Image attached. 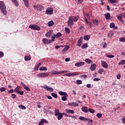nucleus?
<instances>
[{
    "instance_id": "obj_1",
    "label": "nucleus",
    "mask_w": 125,
    "mask_h": 125,
    "mask_svg": "<svg viewBox=\"0 0 125 125\" xmlns=\"http://www.w3.org/2000/svg\"><path fill=\"white\" fill-rule=\"evenodd\" d=\"M0 9L3 14H6V7L2 1H0Z\"/></svg>"
},
{
    "instance_id": "obj_2",
    "label": "nucleus",
    "mask_w": 125,
    "mask_h": 125,
    "mask_svg": "<svg viewBox=\"0 0 125 125\" xmlns=\"http://www.w3.org/2000/svg\"><path fill=\"white\" fill-rule=\"evenodd\" d=\"M29 28L35 31H41V27L36 24H30Z\"/></svg>"
},
{
    "instance_id": "obj_3",
    "label": "nucleus",
    "mask_w": 125,
    "mask_h": 125,
    "mask_svg": "<svg viewBox=\"0 0 125 125\" xmlns=\"http://www.w3.org/2000/svg\"><path fill=\"white\" fill-rule=\"evenodd\" d=\"M46 14L47 15H52V14H53V8L52 7H48L46 9Z\"/></svg>"
},
{
    "instance_id": "obj_4",
    "label": "nucleus",
    "mask_w": 125,
    "mask_h": 125,
    "mask_svg": "<svg viewBox=\"0 0 125 125\" xmlns=\"http://www.w3.org/2000/svg\"><path fill=\"white\" fill-rule=\"evenodd\" d=\"M49 76V73H42L37 74L38 78H46Z\"/></svg>"
},
{
    "instance_id": "obj_5",
    "label": "nucleus",
    "mask_w": 125,
    "mask_h": 125,
    "mask_svg": "<svg viewBox=\"0 0 125 125\" xmlns=\"http://www.w3.org/2000/svg\"><path fill=\"white\" fill-rule=\"evenodd\" d=\"M68 70H62L60 71H57L55 72H52V75H58V74H66V73H69Z\"/></svg>"
},
{
    "instance_id": "obj_6",
    "label": "nucleus",
    "mask_w": 125,
    "mask_h": 125,
    "mask_svg": "<svg viewBox=\"0 0 125 125\" xmlns=\"http://www.w3.org/2000/svg\"><path fill=\"white\" fill-rule=\"evenodd\" d=\"M34 7V8H37V10H39V11H42L43 9V7L40 4L35 5Z\"/></svg>"
},
{
    "instance_id": "obj_7",
    "label": "nucleus",
    "mask_w": 125,
    "mask_h": 125,
    "mask_svg": "<svg viewBox=\"0 0 125 125\" xmlns=\"http://www.w3.org/2000/svg\"><path fill=\"white\" fill-rule=\"evenodd\" d=\"M79 75V73L78 72H73L72 73H67L64 75L66 77H74V76H78Z\"/></svg>"
},
{
    "instance_id": "obj_8",
    "label": "nucleus",
    "mask_w": 125,
    "mask_h": 125,
    "mask_svg": "<svg viewBox=\"0 0 125 125\" xmlns=\"http://www.w3.org/2000/svg\"><path fill=\"white\" fill-rule=\"evenodd\" d=\"M42 42L44 44H49V43H51V41L46 38H43Z\"/></svg>"
},
{
    "instance_id": "obj_9",
    "label": "nucleus",
    "mask_w": 125,
    "mask_h": 125,
    "mask_svg": "<svg viewBox=\"0 0 125 125\" xmlns=\"http://www.w3.org/2000/svg\"><path fill=\"white\" fill-rule=\"evenodd\" d=\"M52 34H53V30H50L45 34V37H46L47 38H50V37H51V36H52Z\"/></svg>"
},
{
    "instance_id": "obj_10",
    "label": "nucleus",
    "mask_w": 125,
    "mask_h": 125,
    "mask_svg": "<svg viewBox=\"0 0 125 125\" xmlns=\"http://www.w3.org/2000/svg\"><path fill=\"white\" fill-rule=\"evenodd\" d=\"M43 88H44V89H46V90H48L50 92H53L54 91V89H53L52 88L47 86V85H45V86H43Z\"/></svg>"
},
{
    "instance_id": "obj_11",
    "label": "nucleus",
    "mask_w": 125,
    "mask_h": 125,
    "mask_svg": "<svg viewBox=\"0 0 125 125\" xmlns=\"http://www.w3.org/2000/svg\"><path fill=\"white\" fill-rule=\"evenodd\" d=\"M43 88H44V89H46V90H48L50 92H53L54 91V89H53L52 88L47 86V85H45V86H43Z\"/></svg>"
},
{
    "instance_id": "obj_12",
    "label": "nucleus",
    "mask_w": 125,
    "mask_h": 125,
    "mask_svg": "<svg viewBox=\"0 0 125 125\" xmlns=\"http://www.w3.org/2000/svg\"><path fill=\"white\" fill-rule=\"evenodd\" d=\"M69 18L73 21V22H77L78 20H79V19L78 17L76 16H71V17H69Z\"/></svg>"
},
{
    "instance_id": "obj_13",
    "label": "nucleus",
    "mask_w": 125,
    "mask_h": 125,
    "mask_svg": "<svg viewBox=\"0 0 125 125\" xmlns=\"http://www.w3.org/2000/svg\"><path fill=\"white\" fill-rule=\"evenodd\" d=\"M67 25L68 26H69V27H72V26L74 25V21L69 18H68V20L67 21Z\"/></svg>"
},
{
    "instance_id": "obj_14",
    "label": "nucleus",
    "mask_w": 125,
    "mask_h": 125,
    "mask_svg": "<svg viewBox=\"0 0 125 125\" xmlns=\"http://www.w3.org/2000/svg\"><path fill=\"white\" fill-rule=\"evenodd\" d=\"M83 65H84V62H81L75 64L76 67H82V66H83Z\"/></svg>"
},
{
    "instance_id": "obj_15",
    "label": "nucleus",
    "mask_w": 125,
    "mask_h": 125,
    "mask_svg": "<svg viewBox=\"0 0 125 125\" xmlns=\"http://www.w3.org/2000/svg\"><path fill=\"white\" fill-rule=\"evenodd\" d=\"M83 37H81L79 40L78 42H77V45L78 46H81L82 45V43H83Z\"/></svg>"
},
{
    "instance_id": "obj_16",
    "label": "nucleus",
    "mask_w": 125,
    "mask_h": 125,
    "mask_svg": "<svg viewBox=\"0 0 125 125\" xmlns=\"http://www.w3.org/2000/svg\"><path fill=\"white\" fill-rule=\"evenodd\" d=\"M69 48H70V46H66L62 50V53L64 54L65 52H66V51H68V50H69Z\"/></svg>"
},
{
    "instance_id": "obj_17",
    "label": "nucleus",
    "mask_w": 125,
    "mask_h": 125,
    "mask_svg": "<svg viewBox=\"0 0 125 125\" xmlns=\"http://www.w3.org/2000/svg\"><path fill=\"white\" fill-rule=\"evenodd\" d=\"M91 71H95L96 69V64L94 63L90 67Z\"/></svg>"
},
{
    "instance_id": "obj_18",
    "label": "nucleus",
    "mask_w": 125,
    "mask_h": 125,
    "mask_svg": "<svg viewBox=\"0 0 125 125\" xmlns=\"http://www.w3.org/2000/svg\"><path fill=\"white\" fill-rule=\"evenodd\" d=\"M83 112H84V113H88V108H87V106H84L81 108Z\"/></svg>"
},
{
    "instance_id": "obj_19",
    "label": "nucleus",
    "mask_w": 125,
    "mask_h": 125,
    "mask_svg": "<svg viewBox=\"0 0 125 125\" xmlns=\"http://www.w3.org/2000/svg\"><path fill=\"white\" fill-rule=\"evenodd\" d=\"M69 106H73V107H78L79 106V104L77 103H70L68 104Z\"/></svg>"
},
{
    "instance_id": "obj_20",
    "label": "nucleus",
    "mask_w": 125,
    "mask_h": 125,
    "mask_svg": "<svg viewBox=\"0 0 125 125\" xmlns=\"http://www.w3.org/2000/svg\"><path fill=\"white\" fill-rule=\"evenodd\" d=\"M102 66H103L104 68H105V69L108 68V63L104 61L102 63Z\"/></svg>"
},
{
    "instance_id": "obj_21",
    "label": "nucleus",
    "mask_w": 125,
    "mask_h": 125,
    "mask_svg": "<svg viewBox=\"0 0 125 125\" xmlns=\"http://www.w3.org/2000/svg\"><path fill=\"white\" fill-rule=\"evenodd\" d=\"M59 93L60 95H61L62 96H68V94L65 92H62V91H60L59 92Z\"/></svg>"
},
{
    "instance_id": "obj_22",
    "label": "nucleus",
    "mask_w": 125,
    "mask_h": 125,
    "mask_svg": "<svg viewBox=\"0 0 125 125\" xmlns=\"http://www.w3.org/2000/svg\"><path fill=\"white\" fill-rule=\"evenodd\" d=\"M104 16H105V18L106 20H109L111 17V14H110V13H107L106 14H105Z\"/></svg>"
},
{
    "instance_id": "obj_23",
    "label": "nucleus",
    "mask_w": 125,
    "mask_h": 125,
    "mask_svg": "<svg viewBox=\"0 0 125 125\" xmlns=\"http://www.w3.org/2000/svg\"><path fill=\"white\" fill-rule=\"evenodd\" d=\"M113 36H114V32L112 31H110L108 33L107 37H108V38H112Z\"/></svg>"
},
{
    "instance_id": "obj_24",
    "label": "nucleus",
    "mask_w": 125,
    "mask_h": 125,
    "mask_svg": "<svg viewBox=\"0 0 125 125\" xmlns=\"http://www.w3.org/2000/svg\"><path fill=\"white\" fill-rule=\"evenodd\" d=\"M65 111L67 113V114H74L75 113V111H74V110H71V109H66Z\"/></svg>"
},
{
    "instance_id": "obj_25",
    "label": "nucleus",
    "mask_w": 125,
    "mask_h": 125,
    "mask_svg": "<svg viewBox=\"0 0 125 125\" xmlns=\"http://www.w3.org/2000/svg\"><path fill=\"white\" fill-rule=\"evenodd\" d=\"M79 119L81 121H88V118H86L83 116H80V117H79Z\"/></svg>"
},
{
    "instance_id": "obj_26",
    "label": "nucleus",
    "mask_w": 125,
    "mask_h": 125,
    "mask_svg": "<svg viewBox=\"0 0 125 125\" xmlns=\"http://www.w3.org/2000/svg\"><path fill=\"white\" fill-rule=\"evenodd\" d=\"M41 65H42V63L41 62H39L35 67L34 70H35V71H38L39 70V68H40V67H41Z\"/></svg>"
},
{
    "instance_id": "obj_27",
    "label": "nucleus",
    "mask_w": 125,
    "mask_h": 125,
    "mask_svg": "<svg viewBox=\"0 0 125 125\" xmlns=\"http://www.w3.org/2000/svg\"><path fill=\"white\" fill-rule=\"evenodd\" d=\"M83 40L85 41H88L89 39H90V35H86V36H84L83 38Z\"/></svg>"
},
{
    "instance_id": "obj_28",
    "label": "nucleus",
    "mask_w": 125,
    "mask_h": 125,
    "mask_svg": "<svg viewBox=\"0 0 125 125\" xmlns=\"http://www.w3.org/2000/svg\"><path fill=\"white\" fill-rule=\"evenodd\" d=\"M40 71H47V68L45 66H41L39 69Z\"/></svg>"
},
{
    "instance_id": "obj_29",
    "label": "nucleus",
    "mask_w": 125,
    "mask_h": 125,
    "mask_svg": "<svg viewBox=\"0 0 125 125\" xmlns=\"http://www.w3.org/2000/svg\"><path fill=\"white\" fill-rule=\"evenodd\" d=\"M23 1L24 2V4L26 7H28L29 6V0H23Z\"/></svg>"
},
{
    "instance_id": "obj_30",
    "label": "nucleus",
    "mask_w": 125,
    "mask_h": 125,
    "mask_svg": "<svg viewBox=\"0 0 125 125\" xmlns=\"http://www.w3.org/2000/svg\"><path fill=\"white\" fill-rule=\"evenodd\" d=\"M81 47L83 49L87 48V47H88V44H87V43H83V45L81 46Z\"/></svg>"
},
{
    "instance_id": "obj_31",
    "label": "nucleus",
    "mask_w": 125,
    "mask_h": 125,
    "mask_svg": "<svg viewBox=\"0 0 125 125\" xmlns=\"http://www.w3.org/2000/svg\"><path fill=\"white\" fill-rule=\"evenodd\" d=\"M122 16H118L117 17V19L118 20H119V21H120V22H122V23H124V22H125V21H124V20H123V17H122Z\"/></svg>"
},
{
    "instance_id": "obj_32",
    "label": "nucleus",
    "mask_w": 125,
    "mask_h": 125,
    "mask_svg": "<svg viewBox=\"0 0 125 125\" xmlns=\"http://www.w3.org/2000/svg\"><path fill=\"white\" fill-rule=\"evenodd\" d=\"M54 24V22H53V21H51L47 23L48 26H49V27H51L52 26H53Z\"/></svg>"
},
{
    "instance_id": "obj_33",
    "label": "nucleus",
    "mask_w": 125,
    "mask_h": 125,
    "mask_svg": "<svg viewBox=\"0 0 125 125\" xmlns=\"http://www.w3.org/2000/svg\"><path fill=\"white\" fill-rule=\"evenodd\" d=\"M85 62H86V63H87V64H90V63H92V61H91L89 59H85Z\"/></svg>"
},
{
    "instance_id": "obj_34",
    "label": "nucleus",
    "mask_w": 125,
    "mask_h": 125,
    "mask_svg": "<svg viewBox=\"0 0 125 125\" xmlns=\"http://www.w3.org/2000/svg\"><path fill=\"white\" fill-rule=\"evenodd\" d=\"M62 118H63V115H62V113H60L58 115V120H59V121H60V120H61V119H62Z\"/></svg>"
},
{
    "instance_id": "obj_35",
    "label": "nucleus",
    "mask_w": 125,
    "mask_h": 125,
    "mask_svg": "<svg viewBox=\"0 0 125 125\" xmlns=\"http://www.w3.org/2000/svg\"><path fill=\"white\" fill-rule=\"evenodd\" d=\"M61 113L59 112V109L55 110V116H58V115Z\"/></svg>"
},
{
    "instance_id": "obj_36",
    "label": "nucleus",
    "mask_w": 125,
    "mask_h": 125,
    "mask_svg": "<svg viewBox=\"0 0 125 125\" xmlns=\"http://www.w3.org/2000/svg\"><path fill=\"white\" fill-rule=\"evenodd\" d=\"M31 58L29 56H25L24 57V60L25 61H30L31 60Z\"/></svg>"
},
{
    "instance_id": "obj_37",
    "label": "nucleus",
    "mask_w": 125,
    "mask_h": 125,
    "mask_svg": "<svg viewBox=\"0 0 125 125\" xmlns=\"http://www.w3.org/2000/svg\"><path fill=\"white\" fill-rule=\"evenodd\" d=\"M15 4L16 6H18L19 3L17 0H11Z\"/></svg>"
},
{
    "instance_id": "obj_38",
    "label": "nucleus",
    "mask_w": 125,
    "mask_h": 125,
    "mask_svg": "<svg viewBox=\"0 0 125 125\" xmlns=\"http://www.w3.org/2000/svg\"><path fill=\"white\" fill-rule=\"evenodd\" d=\"M108 2L109 3H117V0H108Z\"/></svg>"
},
{
    "instance_id": "obj_39",
    "label": "nucleus",
    "mask_w": 125,
    "mask_h": 125,
    "mask_svg": "<svg viewBox=\"0 0 125 125\" xmlns=\"http://www.w3.org/2000/svg\"><path fill=\"white\" fill-rule=\"evenodd\" d=\"M19 108H20V109H21L22 110H26V106L23 105H19Z\"/></svg>"
},
{
    "instance_id": "obj_40",
    "label": "nucleus",
    "mask_w": 125,
    "mask_h": 125,
    "mask_svg": "<svg viewBox=\"0 0 125 125\" xmlns=\"http://www.w3.org/2000/svg\"><path fill=\"white\" fill-rule=\"evenodd\" d=\"M93 24H94V25H96L99 24V23L98 22V20L96 19L93 21Z\"/></svg>"
},
{
    "instance_id": "obj_41",
    "label": "nucleus",
    "mask_w": 125,
    "mask_h": 125,
    "mask_svg": "<svg viewBox=\"0 0 125 125\" xmlns=\"http://www.w3.org/2000/svg\"><path fill=\"white\" fill-rule=\"evenodd\" d=\"M67 97H68V96H63V97H62V101H67Z\"/></svg>"
},
{
    "instance_id": "obj_42",
    "label": "nucleus",
    "mask_w": 125,
    "mask_h": 125,
    "mask_svg": "<svg viewBox=\"0 0 125 125\" xmlns=\"http://www.w3.org/2000/svg\"><path fill=\"white\" fill-rule=\"evenodd\" d=\"M56 38V35L54 34L53 36H52V39L50 40L51 41V42H54V40H55Z\"/></svg>"
},
{
    "instance_id": "obj_43",
    "label": "nucleus",
    "mask_w": 125,
    "mask_h": 125,
    "mask_svg": "<svg viewBox=\"0 0 125 125\" xmlns=\"http://www.w3.org/2000/svg\"><path fill=\"white\" fill-rule=\"evenodd\" d=\"M61 37H62V34L61 33H60V32L58 33L56 35V37L57 39L58 38H61Z\"/></svg>"
},
{
    "instance_id": "obj_44",
    "label": "nucleus",
    "mask_w": 125,
    "mask_h": 125,
    "mask_svg": "<svg viewBox=\"0 0 125 125\" xmlns=\"http://www.w3.org/2000/svg\"><path fill=\"white\" fill-rule=\"evenodd\" d=\"M65 32L66 33V34H70V29L68 27H65Z\"/></svg>"
},
{
    "instance_id": "obj_45",
    "label": "nucleus",
    "mask_w": 125,
    "mask_h": 125,
    "mask_svg": "<svg viewBox=\"0 0 125 125\" xmlns=\"http://www.w3.org/2000/svg\"><path fill=\"white\" fill-rule=\"evenodd\" d=\"M125 64V60H122L120 62H119V65H124Z\"/></svg>"
},
{
    "instance_id": "obj_46",
    "label": "nucleus",
    "mask_w": 125,
    "mask_h": 125,
    "mask_svg": "<svg viewBox=\"0 0 125 125\" xmlns=\"http://www.w3.org/2000/svg\"><path fill=\"white\" fill-rule=\"evenodd\" d=\"M96 117L98 118L99 119H100V118H102V114L99 113L96 114Z\"/></svg>"
},
{
    "instance_id": "obj_47",
    "label": "nucleus",
    "mask_w": 125,
    "mask_h": 125,
    "mask_svg": "<svg viewBox=\"0 0 125 125\" xmlns=\"http://www.w3.org/2000/svg\"><path fill=\"white\" fill-rule=\"evenodd\" d=\"M5 90H6V87H1L0 88V91H1V92H3V91H5Z\"/></svg>"
},
{
    "instance_id": "obj_48",
    "label": "nucleus",
    "mask_w": 125,
    "mask_h": 125,
    "mask_svg": "<svg viewBox=\"0 0 125 125\" xmlns=\"http://www.w3.org/2000/svg\"><path fill=\"white\" fill-rule=\"evenodd\" d=\"M51 95L53 97H54V98H57L58 97L57 94L54 93H52Z\"/></svg>"
},
{
    "instance_id": "obj_49",
    "label": "nucleus",
    "mask_w": 125,
    "mask_h": 125,
    "mask_svg": "<svg viewBox=\"0 0 125 125\" xmlns=\"http://www.w3.org/2000/svg\"><path fill=\"white\" fill-rule=\"evenodd\" d=\"M76 83H77V84H82V83H83V81H82V80H78L76 81Z\"/></svg>"
},
{
    "instance_id": "obj_50",
    "label": "nucleus",
    "mask_w": 125,
    "mask_h": 125,
    "mask_svg": "<svg viewBox=\"0 0 125 125\" xmlns=\"http://www.w3.org/2000/svg\"><path fill=\"white\" fill-rule=\"evenodd\" d=\"M4 56V53L3 52L0 51V58H2Z\"/></svg>"
},
{
    "instance_id": "obj_51",
    "label": "nucleus",
    "mask_w": 125,
    "mask_h": 125,
    "mask_svg": "<svg viewBox=\"0 0 125 125\" xmlns=\"http://www.w3.org/2000/svg\"><path fill=\"white\" fill-rule=\"evenodd\" d=\"M23 88H24V89H25V90H27V91H30V90H31L30 88L27 86V85H25Z\"/></svg>"
},
{
    "instance_id": "obj_52",
    "label": "nucleus",
    "mask_w": 125,
    "mask_h": 125,
    "mask_svg": "<svg viewBox=\"0 0 125 125\" xmlns=\"http://www.w3.org/2000/svg\"><path fill=\"white\" fill-rule=\"evenodd\" d=\"M106 57H107L108 58H114V57H115V56L112 55H107Z\"/></svg>"
},
{
    "instance_id": "obj_53",
    "label": "nucleus",
    "mask_w": 125,
    "mask_h": 125,
    "mask_svg": "<svg viewBox=\"0 0 125 125\" xmlns=\"http://www.w3.org/2000/svg\"><path fill=\"white\" fill-rule=\"evenodd\" d=\"M110 28H115V23L111 22L110 24Z\"/></svg>"
},
{
    "instance_id": "obj_54",
    "label": "nucleus",
    "mask_w": 125,
    "mask_h": 125,
    "mask_svg": "<svg viewBox=\"0 0 125 125\" xmlns=\"http://www.w3.org/2000/svg\"><path fill=\"white\" fill-rule=\"evenodd\" d=\"M105 71L103 69H99L98 73L101 74H102V73H104Z\"/></svg>"
},
{
    "instance_id": "obj_55",
    "label": "nucleus",
    "mask_w": 125,
    "mask_h": 125,
    "mask_svg": "<svg viewBox=\"0 0 125 125\" xmlns=\"http://www.w3.org/2000/svg\"><path fill=\"white\" fill-rule=\"evenodd\" d=\"M88 111L90 113H91V114H93V113H95L94 110L91 108H89Z\"/></svg>"
},
{
    "instance_id": "obj_56",
    "label": "nucleus",
    "mask_w": 125,
    "mask_h": 125,
    "mask_svg": "<svg viewBox=\"0 0 125 125\" xmlns=\"http://www.w3.org/2000/svg\"><path fill=\"white\" fill-rule=\"evenodd\" d=\"M120 42H125V37L121 38Z\"/></svg>"
},
{
    "instance_id": "obj_57",
    "label": "nucleus",
    "mask_w": 125,
    "mask_h": 125,
    "mask_svg": "<svg viewBox=\"0 0 125 125\" xmlns=\"http://www.w3.org/2000/svg\"><path fill=\"white\" fill-rule=\"evenodd\" d=\"M41 121H43V124H48V121L44 119H41Z\"/></svg>"
},
{
    "instance_id": "obj_58",
    "label": "nucleus",
    "mask_w": 125,
    "mask_h": 125,
    "mask_svg": "<svg viewBox=\"0 0 125 125\" xmlns=\"http://www.w3.org/2000/svg\"><path fill=\"white\" fill-rule=\"evenodd\" d=\"M14 91H15V92H19V87H17L15 89H14Z\"/></svg>"
},
{
    "instance_id": "obj_59",
    "label": "nucleus",
    "mask_w": 125,
    "mask_h": 125,
    "mask_svg": "<svg viewBox=\"0 0 125 125\" xmlns=\"http://www.w3.org/2000/svg\"><path fill=\"white\" fill-rule=\"evenodd\" d=\"M64 47V46H63V45H60V46L57 45V46H56L55 48H56V49H58V48H60V47Z\"/></svg>"
},
{
    "instance_id": "obj_60",
    "label": "nucleus",
    "mask_w": 125,
    "mask_h": 125,
    "mask_svg": "<svg viewBox=\"0 0 125 125\" xmlns=\"http://www.w3.org/2000/svg\"><path fill=\"white\" fill-rule=\"evenodd\" d=\"M122 76H121V74H118L117 75V79H118V80H121V78Z\"/></svg>"
},
{
    "instance_id": "obj_61",
    "label": "nucleus",
    "mask_w": 125,
    "mask_h": 125,
    "mask_svg": "<svg viewBox=\"0 0 125 125\" xmlns=\"http://www.w3.org/2000/svg\"><path fill=\"white\" fill-rule=\"evenodd\" d=\"M18 93H19V94H20V95H23V94H24V91H19L18 92Z\"/></svg>"
},
{
    "instance_id": "obj_62",
    "label": "nucleus",
    "mask_w": 125,
    "mask_h": 125,
    "mask_svg": "<svg viewBox=\"0 0 125 125\" xmlns=\"http://www.w3.org/2000/svg\"><path fill=\"white\" fill-rule=\"evenodd\" d=\"M94 82H98L99 81H100V79L99 78H94L93 79Z\"/></svg>"
},
{
    "instance_id": "obj_63",
    "label": "nucleus",
    "mask_w": 125,
    "mask_h": 125,
    "mask_svg": "<svg viewBox=\"0 0 125 125\" xmlns=\"http://www.w3.org/2000/svg\"><path fill=\"white\" fill-rule=\"evenodd\" d=\"M123 124H125V116L122 118Z\"/></svg>"
},
{
    "instance_id": "obj_64",
    "label": "nucleus",
    "mask_w": 125,
    "mask_h": 125,
    "mask_svg": "<svg viewBox=\"0 0 125 125\" xmlns=\"http://www.w3.org/2000/svg\"><path fill=\"white\" fill-rule=\"evenodd\" d=\"M38 125H43V122L42 120H41V122H39V124Z\"/></svg>"
}]
</instances>
